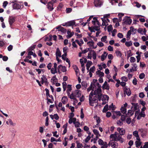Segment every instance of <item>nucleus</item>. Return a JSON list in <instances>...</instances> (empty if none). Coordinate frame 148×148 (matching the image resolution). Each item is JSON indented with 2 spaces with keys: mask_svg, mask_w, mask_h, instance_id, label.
Returning a JSON list of instances; mask_svg holds the SVG:
<instances>
[{
  "mask_svg": "<svg viewBox=\"0 0 148 148\" xmlns=\"http://www.w3.org/2000/svg\"><path fill=\"white\" fill-rule=\"evenodd\" d=\"M127 114H126L125 115H124L123 114L121 115V119L122 121H124L125 120L126 117H127Z\"/></svg>",
  "mask_w": 148,
  "mask_h": 148,
  "instance_id": "b1692460",
  "label": "nucleus"
},
{
  "mask_svg": "<svg viewBox=\"0 0 148 148\" xmlns=\"http://www.w3.org/2000/svg\"><path fill=\"white\" fill-rule=\"evenodd\" d=\"M132 106H134V108L133 109L134 110V111L136 110H137V106H138V103H132Z\"/></svg>",
  "mask_w": 148,
  "mask_h": 148,
  "instance_id": "cd10ccee",
  "label": "nucleus"
},
{
  "mask_svg": "<svg viewBox=\"0 0 148 148\" xmlns=\"http://www.w3.org/2000/svg\"><path fill=\"white\" fill-rule=\"evenodd\" d=\"M125 45L127 47H130L132 45V42L131 41L130 42L126 41L125 42Z\"/></svg>",
  "mask_w": 148,
  "mask_h": 148,
  "instance_id": "393cba45",
  "label": "nucleus"
},
{
  "mask_svg": "<svg viewBox=\"0 0 148 148\" xmlns=\"http://www.w3.org/2000/svg\"><path fill=\"white\" fill-rule=\"evenodd\" d=\"M95 66H93L92 67H91L89 70V71L92 72L93 73L95 72Z\"/></svg>",
  "mask_w": 148,
  "mask_h": 148,
  "instance_id": "37998d69",
  "label": "nucleus"
},
{
  "mask_svg": "<svg viewBox=\"0 0 148 148\" xmlns=\"http://www.w3.org/2000/svg\"><path fill=\"white\" fill-rule=\"evenodd\" d=\"M16 17L13 16H10L8 18V22L11 28H12L13 23L16 21Z\"/></svg>",
  "mask_w": 148,
  "mask_h": 148,
  "instance_id": "f03ea898",
  "label": "nucleus"
},
{
  "mask_svg": "<svg viewBox=\"0 0 148 148\" xmlns=\"http://www.w3.org/2000/svg\"><path fill=\"white\" fill-rule=\"evenodd\" d=\"M67 89L66 91H71L72 90L71 85L68 84L67 86Z\"/></svg>",
  "mask_w": 148,
  "mask_h": 148,
  "instance_id": "c03bdc74",
  "label": "nucleus"
},
{
  "mask_svg": "<svg viewBox=\"0 0 148 148\" xmlns=\"http://www.w3.org/2000/svg\"><path fill=\"white\" fill-rule=\"evenodd\" d=\"M12 6L14 9H19L21 8V5L17 3H14Z\"/></svg>",
  "mask_w": 148,
  "mask_h": 148,
  "instance_id": "f8f14e48",
  "label": "nucleus"
},
{
  "mask_svg": "<svg viewBox=\"0 0 148 148\" xmlns=\"http://www.w3.org/2000/svg\"><path fill=\"white\" fill-rule=\"evenodd\" d=\"M93 96V92L91 91L89 96V102L90 106H93V103L96 102V101L97 100V96L94 97L92 98Z\"/></svg>",
  "mask_w": 148,
  "mask_h": 148,
  "instance_id": "f257e3e1",
  "label": "nucleus"
},
{
  "mask_svg": "<svg viewBox=\"0 0 148 148\" xmlns=\"http://www.w3.org/2000/svg\"><path fill=\"white\" fill-rule=\"evenodd\" d=\"M113 29L112 26L111 25H110L108 27V30L109 32L111 31Z\"/></svg>",
  "mask_w": 148,
  "mask_h": 148,
  "instance_id": "e433bc0d",
  "label": "nucleus"
},
{
  "mask_svg": "<svg viewBox=\"0 0 148 148\" xmlns=\"http://www.w3.org/2000/svg\"><path fill=\"white\" fill-rule=\"evenodd\" d=\"M124 93L130 96L131 94L130 90L129 88H127L126 86L123 88Z\"/></svg>",
  "mask_w": 148,
  "mask_h": 148,
  "instance_id": "39448f33",
  "label": "nucleus"
},
{
  "mask_svg": "<svg viewBox=\"0 0 148 148\" xmlns=\"http://www.w3.org/2000/svg\"><path fill=\"white\" fill-rule=\"evenodd\" d=\"M53 4L51 1H49L47 5V8L50 11H52L53 10Z\"/></svg>",
  "mask_w": 148,
  "mask_h": 148,
  "instance_id": "6e6552de",
  "label": "nucleus"
},
{
  "mask_svg": "<svg viewBox=\"0 0 148 148\" xmlns=\"http://www.w3.org/2000/svg\"><path fill=\"white\" fill-rule=\"evenodd\" d=\"M143 29L141 28H139L138 29V32L139 33H140L141 34L143 35Z\"/></svg>",
  "mask_w": 148,
  "mask_h": 148,
  "instance_id": "e2e57ef3",
  "label": "nucleus"
},
{
  "mask_svg": "<svg viewBox=\"0 0 148 148\" xmlns=\"http://www.w3.org/2000/svg\"><path fill=\"white\" fill-rule=\"evenodd\" d=\"M131 122V119L130 118H128L126 120V122L128 124H130Z\"/></svg>",
  "mask_w": 148,
  "mask_h": 148,
  "instance_id": "052dcab7",
  "label": "nucleus"
},
{
  "mask_svg": "<svg viewBox=\"0 0 148 148\" xmlns=\"http://www.w3.org/2000/svg\"><path fill=\"white\" fill-rule=\"evenodd\" d=\"M116 53L117 56L120 57L121 56L122 54L120 51H116Z\"/></svg>",
  "mask_w": 148,
  "mask_h": 148,
  "instance_id": "4c0bfd02",
  "label": "nucleus"
},
{
  "mask_svg": "<svg viewBox=\"0 0 148 148\" xmlns=\"http://www.w3.org/2000/svg\"><path fill=\"white\" fill-rule=\"evenodd\" d=\"M137 79L135 78L133 80V84L134 85H136L137 84Z\"/></svg>",
  "mask_w": 148,
  "mask_h": 148,
  "instance_id": "69168bd1",
  "label": "nucleus"
},
{
  "mask_svg": "<svg viewBox=\"0 0 148 148\" xmlns=\"http://www.w3.org/2000/svg\"><path fill=\"white\" fill-rule=\"evenodd\" d=\"M52 36L50 35L49 37H47L46 38V41H50L52 40Z\"/></svg>",
  "mask_w": 148,
  "mask_h": 148,
  "instance_id": "a878e982",
  "label": "nucleus"
},
{
  "mask_svg": "<svg viewBox=\"0 0 148 148\" xmlns=\"http://www.w3.org/2000/svg\"><path fill=\"white\" fill-rule=\"evenodd\" d=\"M94 42L92 40L91 41H89L87 42V44L89 46L93 47L94 46Z\"/></svg>",
  "mask_w": 148,
  "mask_h": 148,
  "instance_id": "c756f323",
  "label": "nucleus"
},
{
  "mask_svg": "<svg viewBox=\"0 0 148 148\" xmlns=\"http://www.w3.org/2000/svg\"><path fill=\"white\" fill-rule=\"evenodd\" d=\"M100 86V87H98V88L97 89V90H96L97 92H98V93H99V94H102V91L101 89V86Z\"/></svg>",
  "mask_w": 148,
  "mask_h": 148,
  "instance_id": "72a5a7b5",
  "label": "nucleus"
},
{
  "mask_svg": "<svg viewBox=\"0 0 148 148\" xmlns=\"http://www.w3.org/2000/svg\"><path fill=\"white\" fill-rule=\"evenodd\" d=\"M68 49V48L67 47H65L63 48V51L64 54L62 55V58L64 60H65V59H66L64 57V56H66L67 55L66 51Z\"/></svg>",
  "mask_w": 148,
  "mask_h": 148,
  "instance_id": "0eeeda50",
  "label": "nucleus"
},
{
  "mask_svg": "<svg viewBox=\"0 0 148 148\" xmlns=\"http://www.w3.org/2000/svg\"><path fill=\"white\" fill-rule=\"evenodd\" d=\"M143 148H148V142H145Z\"/></svg>",
  "mask_w": 148,
  "mask_h": 148,
  "instance_id": "774afa93",
  "label": "nucleus"
},
{
  "mask_svg": "<svg viewBox=\"0 0 148 148\" xmlns=\"http://www.w3.org/2000/svg\"><path fill=\"white\" fill-rule=\"evenodd\" d=\"M134 111L132 110H129L128 111L127 114V115H128L129 116H131L134 114Z\"/></svg>",
  "mask_w": 148,
  "mask_h": 148,
  "instance_id": "6ab92c4d",
  "label": "nucleus"
},
{
  "mask_svg": "<svg viewBox=\"0 0 148 148\" xmlns=\"http://www.w3.org/2000/svg\"><path fill=\"white\" fill-rule=\"evenodd\" d=\"M76 143L77 144V147L78 148H82L83 147V145L82 143H80L78 141H76Z\"/></svg>",
  "mask_w": 148,
  "mask_h": 148,
  "instance_id": "2f4dec72",
  "label": "nucleus"
},
{
  "mask_svg": "<svg viewBox=\"0 0 148 148\" xmlns=\"http://www.w3.org/2000/svg\"><path fill=\"white\" fill-rule=\"evenodd\" d=\"M75 92L76 93V97H79L81 96V92L80 90H75Z\"/></svg>",
  "mask_w": 148,
  "mask_h": 148,
  "instance_id": "f3484780",
  "label": "nucleus"
},
{
  "mask_svg": "<svg viewBox=\"0 0 148 148\" xmlns=\"http://www.w3.org/2000/svg\"><path fill=\"white\" fill-rule=\"evenodd\" d=\"M41 78H42L43 80L45 82H47V79L46 78V77L45 75H42V77Z\"/></svg>",
  "mask_w": 148,
  "mask_h": 148,
  "instance_id": "f704fd0d",
  "label": "nucleus"
},
{
  "mask_svg": "<svg viewBox=\"0 0 148 148\" xmlns=\"http://www.w3.org/2000/svg\"><path fill=\"white\" fill-rule=\"evenodd\" d=\"M125 133V130H123H123H121L120 131V132H119V135H123Z\"/></svg>",
  "mask_w": 148,
  "mask_h": 148,
  "instance_id": "09e8293b",
  "label": "nucleus"
},
{
  "mask_svg": "<svg viewBox=\"0 0 148 148\" xmlns=\"http://www.w3.org/2000/svg\"><path fill=\"white\" fill-rule=\"evenodd\" d=\"M121 112L123 114H125L127 112V109L126 108L123 107V106H122L121 108Z\"/></svg>",
  "mask_w": 148,
  "mask_h": 148,
  "instance_id": "5701e85b",
  "label": "nucleus"
},
{
  "mask_svg": "<svg viewBox=\"0 0 148 148\" xmlns=\"http://www.w3.org/2000/svg\"><path fill=\"white\" fill-rule=\"evenodd\" d=\"M92 64V63L91 61H88L87 62L86 66V69L88 70V72L89 68Z\"/></svg>",
  "mask_w": 148,
  "mask_h": 148,
  "instance_id": "ddd939ff",
  "label": "nucleus"
},
{
  "mask_svg": "<svg viewBox=\"0 0 148 148\" xmlns=\"http://www.w3.org/2000/svg\"><path fill=\"white\" fill-rule=\"evenodd\" d=\"M108 104H106L105 106L104 107L103 109L102 110V112L103 113L106 112L108 111Z\"/></svg>",
  "mask_w": 148,
  "mask_h": 148,
  "instance_id": "412c9836",
  "label": "nucleus"
},
{
  "mask_svg": "<svg viewBox=\"0 0 148 148\" xmlns=\"http://www.w3.org/2000/svg\"><path fill=\"white\" fill-rule=\"evenodd\" d=\"M58 31H60L63 33H66L67 31L66 29L63 27H61V28L60 29H58Z\"/></svg>",
  "mask_w": 148,
  "mask_h": 148,
  "instance_id": "bb28decb",
  "label": "nucleus"
},
{
  "mask_svg": "<svg viewBox=\"0 0 148 148\" xmlns=\"http://www.w3.org/2000/svg\"><path fill=\"white\" fill-rule=\"evenodd\" d=\"M101 19L102 21V26H106L105 27V29L106 27L107 26V25H108V24H107V25H106V23H107V22L105 19H104L103 18H101Z\"/></svg>",
  "mask_w": 148,
  "mask_h": 148,
  "instance_id": "a211bd4d",
  "label": "nucleus"
},
{
  "mask_svg": "<svg viewBox=\"0 0 148 148\" xmlns=\"http://www.w3.org/2000/svg\"><path fill=\"white\" fill-rule=\"evenodd\" d=\"M92 82L90 84V85L89 88H88L87 89V91L88 92H89L91 90H92V91L94 90V89L95 87V86H92Z\"/></svg>",
  "mask_w": 148,
  "mask_h": 148,
  "instance_id": "2eb2a0df",
  "label": "nucleus"
},
{
  "mask_svg": "<svg viewBox=\"0 0 148 148\" xmlns=\"http://www.w3.org/2000/svg\"><path fill=\"white\" fill-rule=\"evenodd\" d=\"M67 97L66 96H64L61 99V101L64 104H65L66 103V102L67 101Z\"/></svg>",
  "mask_w": 148,
  "mask_h": 148,
  "instance_id": "4468645a",
  "label": "nucleus"
},
{
  "mask_svg": "<svg viewBox=\"0 0 148 148\" xmlns=\"http://www.w3.org/2000/svg\"><path fill=\"white\" fill-rule=\"evenodd\" d=\"M133 135L136 138H139L138 132L137 131H135L133 132Z\"/></svg>",
  "mask_w": 148,
  "mask_h": 148,
  "instance_id": "473e14b6",
  "label": "nucleus"
},
{
  "mask_svg": "<svg viewBox=\"0 0 148 148\" xmlns=\"http://www.w3.org/2000/svg\"><path fill=\"white\" fill-rule=\"evenodd\" d=\"M112 139V140L114 141H119L121 143H122L124 141L123 139L122 138L119 134H118V136H116V137H115Z\"/></svg>",
  "mask_w": 148,
  "mask_h": 148,
  "instance_id": "7ed1b4c3",
  "label": "nucleus"
},
{
  "mask_svg": "<svg viewBox=\"0 0 148 148\" xmlns=\"http://www.w3.org/2000/svg\"><path fill=\"white\" fill-rule=\"evenodd\" d=\"M94 3L95 6L100 7L102 4V2L101 0H94Z\"/></svg>",
  "mask_w": 148,
  "mask_h": 148,
  "instance_id": "20e7f679",
  "label": "nucleus"
},
{
  "mask_svg": "<svg viewBox=\"0 0 148 148\" xmlns=\"http://www.w3.org/2000/svg\"><path fill=\"white\" fill-rule=\"evenodd\" d=\"M75 95H74L73 92L69 95V97L71 99H73V100H76V99L75 98Z\"/></svg>",
  "mask_w": 148,
  "mask_h": 148,
  "instance_id": "4be33fe9",
  "label": "nucleus"
},
{
  "mask_svg": "<svg viewBox=\"0 0 148 148\" xmlns=\"http://www.w3.org/2000/svg\"><path fill=\"white\" fill-rule=\"evenodd\" d=\"M91 138V137L90 135H88V136L86 137V139L85 140V142L86 143H87L90 140Z\"/></svg>",
  "mask_w": 148,
  "mask_h": 148,
  "instance_id": "680f3d73",
  "label": "nucleus"
},
{
  "mask_svg": "<svg viewBox=\"0 0 148 148\" xmlns=\"http://www.w3.org/2000/svg\"><path fill=\"white\" fill-rule=\"evenodd\" d=\"M103 94H99L97 95V97H98L99 101H100L101 100L102 97V96Z\"/></svg>",
  "mask_w": 148,
  "mask_h": 148,
  "instance_id": "bf43d9fd",
  "label": "nucleus"
},
{
  "mask_svg": "<svg viewBox=\"0 0 148 148\" xmlns=\"http://www.w3.org/2000/svg\"><path fill=\"white\" fill-rule=\"evenodd\" d=\"M8 121L10 125L13 126L15 125L16 124L15 123H13L11 119H9L8 120Z\"/></svg>",
  "mask_w": 148,
  "mask_h": 148,
  "instance_id": "8fccbe9b",
  "label": "nucleus"
},
{
  "mask_svg": "<svg viewBox=\"0 0 148 148\" xmlns=\"http://www.w3.org/2000/svg\"><path fill=\"white\" fill-rule=\"evenodd\" d=\"M35 45H34L32 46H31L28 49V50L29 51V50H33L36 47Z\"/></svg>",
  "mask_w": 148,
  "mask_h": 148,
  "instance_id": "5fc2aeb1",
  "label": "nucleus"
},
{
  "mask_svg": "<svg viewBox=\"0 0 148 148\" xmlns=\"http://www.w3.org/2000/svg\"><path fill=\"white\" fill-rule=\"evenodd\" d=\"M54 70L55 71V73H57V64L56 63H55L54 64Z\"/></svg>",
  "mask_w": 148,
  "mask_h": 148,
  "instance_id": "79ce46f5",
  "label": "nucleus"
},
{
  "mask_svg": "<svg viewBox=\"0 0 148 148\" xmlns=\"http://www.w3.org/2000/svg\"><path fill=\"white\" fill-rule=\"evenodd\" d=\"M127 57L128 58L131 56L132 55V54L131 51V50H129L127 51Z\"/></svg>",
  "mask_w": 148,
  "mask_h": 148,
  "instance_id": "13d9d810",
  "label": "nucleus"
},
{
  "mask_svg": "<svg viewBox=\"0 0 148 148\" xmlns=\"http://www.w3.org/2000/svg\"><path fill=\"white\" fill-rule=\"evenodd\" d=\"M61 71L63 72H66V67L65 66H62Z\"/></svg>",
  "mask_w": 148,
  "mask_h": 148,
  "instance_id": "338daca9",
  "label": "nucleus"
},
{
  "mask_svg": "<svg viewBox=\"0 0 148 148\" xmlns=\"http://www.w3.org/2000/svg\"><path fill=\"white\" fill-rule=\"evenodd\" d=\"M45 90L46 91V96L47 97V103L48 104V102H49L50 103H53V102L51 100V99H49L48 97V96H49V90L47 88H45Z\"/></svg>",
  "mask_w": 148,
  "mask_h": 148,
  "instance_id": "423d86ee",
  "label": "nucleus"
},
{
  "mask_svg": "<svg viewBox=\"0 0 148 148\" xmlns=\"http://www.w3.org/2000/svg\"><path fill=\"white\" fill-rule=\"evenodd\" d=\"M56 56L59 57H61V53L59 49L58 48L56 49Z\"/></svg>",
  "mask_w": 148,
  "mask_h": 148,
  "instance_id": "dca6fc26",
  "label": "nucleus"
},
{
  "mask_svg": "<svg viewBox=\"0 0 148 148\" xmlns=\"http://www.w3.org/2000/svg\"><path fill=\"white\" fill-rule=\"evenodd\" d=\"M75 23L74 20L71 21L66 23L67 26H73L75 24Z\"/></svg>",
  "mask_w": 148,
  "mask_h": 148,
  "instance_id": "9b49d317",
  "label": "nucleus"
},
{
  "mask_svg": "<svg viewBox=\"0 0 148 148\" xmlns=\"http://www.w3.org/2000/svg\"><path fill=\"white\" fill-rule=\"evenodd\" d=\"M117 124L119 126H121L123 124L122 121H121L120 120H119L117 121Z\"/></svg>",
  "mask_w": 148,
  "mask_h": 148,
  "instance_id": "603ef678",
  "label": "nucleus"
},
{
  "mask_svg": "<svg viewBox=\"0 0 148 148\" xmlns=\"http://www.w3.org/2000/svg\"><path fill=\"white\" fill-rule=\"evenodd\" d=\"M92 58L94 60H95L96 58V54L94 51L93 50Z\"/></svg>",
  "mask_w": 148,
  "mask_h": 148,
  "instance_id": "a18cd8bd",
  "label": "nucleus"
},
{
  "mask_svg": "<svg viewBox=\"0 0 148 148\" xmlns=\"http://www.w3.org/2000/svg\"><path fill=\"white\" fill-rule=\"evenodd\" d=\"M145 95L144 93L143 92H141L139 94V97L141 98H143L145 97Z\"/></svg>",
  "mask_w": 148,
  "mask_h": 148,
  "instance_id": "0e129e2a",
  "label": "nucleus"
},
{
  "mask_svg": "<svg viewBox=\"0 0 148 148\" xmlns=\"http://www.w3.org/2000/svg\"><path fill=\"white\" fill-rule=\"evenodd\" d=\"M131 35V30H129L127 32L126 35V37L127 38H130V36Z\"/></svg>",
  "mask_w": 148,
  "mask_h": 148,
  "instance_id": "3c124183",
  "label": "nucleus"
},
{
  "mask_svg": "<svg viewBox=\"0 0 148 148\" xmlns=\"http://www.w3.org/2000/svg\"><path fill=\"white\" fill-rule=\"evenodd\" d=\"M145 76V75L143 73H141L140 74V75H139V78L141 79H143Z\"/></svg>",
  "mask_w": 148,
  "mask_h": 148,
  "instance_id": "6e6d98bb",
  "label": "nucleus"
},
{
  "mask_svg": "<svg viewBox=\"0 0 148 148\" xmlns=\"http://www.w3.org/2000/svg\"><path fill=\"white\" fill-rule=\"evenodd\" d=\"M66 13H70L72 11V9L70 8H67L66 10Z\"/></svg>",
  "mask_w": 148,
  "mask_h": 148,
  "instance_id": "4d7b16f0",
  "label": "nucleus"
},
{
  "mask_svg": "<svg viewBox=\"0 0 148 148\" xmlns=\"http://www.w3.org/2000/svg\"><path fill=\"white\" fill-rule=\"evenodd\" d=\"M8 2L7 1H4L3 2V7L4 8H5L7 5L8 4Z\"/></svg>",
  "mask_w": 148,
  "mask_h": 148,
  "instance_id": "49530a36",
  "label": "nucleus"
},
{
  "mask_svg": "<svg viewBox=\"0 0 148 148\" xmlns=\"http://www.w3.org/2000/svg\"><path fill=\"white\" fill-rule=\"evenodd\" d=\"M107 36H104L102 37L101 38V41L103 42H105L106 41V40L107 39Z\"/></svg>",
  "mask_w": 148,
  "mask_h": 148,
  "instance_id": "58836bf2",
  "label": "nucleus"
},
{
  "mask_svg": "<svg viewBox=\"0 0 148 148\" xmlns=\"http://www.w3.org/2000/svg\"><path fill=\"white\" fill-rule=\"evenodd\" d=\"M130 61L131 62H134L136 61V59L133 57H131L130 58Z\"/></svg>",
  "mask_w": 148,
  "mask_h": 148,
  "instance_id": "de8ad7c7",
  "label": "nucleus"
},
{
  "mask_svg": "<svg viewBox=\"0 0 148 148\" xmlns=\"http://www.w3.org/2000/svg\"><path fill=\"white\" fill-rule=\"evenodd\" d=\"M75 67L76 68V69L75 68H73V69L75 70L76 75L77 76L78 73L79 72V69L76 65H75Z\"/></svg>",
  "mask_w": 148,
  "mask_h": 148,
  "instance_id": "ea45409f",
  "label": "nucleus"
},
{
  "mask_svg": "<svg viewBox=\"0 0 148 148\" xmlns=\"http://www.w3.org/2000/svg\"><path fill=\"white\" fill-rule=\"evenodd\" d=\"M132 20L131 19L127 18L122 23V24L124 25L125 24L130 25L132 22Z\"/></svg>",
  "mask_w": 148,
  "mask_h": 148,
  "instance_id": "9d476101",
  "label": "nucleus"
},
{
  "mask_svg": "<svg viewBox=\"0 0 148 148\" xmlns=\"http://www.w3.org/2000/svg\"><path fill=\"white\" fill-rule=\"evenodd\" d=\"M141 142H138V141H136L135 142V144L136 145V147L137 148H138L139 147V146L141 145Z\"/></svg>",
  "mask_w": 148,
  "mask_h": 148,
  "instance_id": "7c9ffc66",
  "label": "nucleus"
},
{
  "mask_svg": "<svg viewBox=\"0 0 148 148\" xmlns=\"http://www.w3.org/2000/svg\"><path fill=\"white\" fill-rule=\"evenodd\" d=\"M73 122L75 124V126L76 127H78L80 125V123L78 121H76V118H73L72 119Z\"/></svg>",
  "mask_w": 148,
  "mask_h": 148,
  "instance_id": "1a4fd4ad",
  "label": "nucleus"
},
{
  "mask_svg": "<svg viewBox=\"0 0 148 148\" xmlns=\"http://www.w3.org/2000/svg\"><path fill=\"white\" fill-rule=\"evenodd\" d=\"M118 134L116 132H115L114 134H111L110 136V138L113 139L115 137H116V136H118Z\"/></svg>",
  "mask_w": 148,
  "mask_h": 148,
  "instance_id": "aec40b11",
  "label": "nucleus"
},
{
  "mask_svg": "<svg viewBox=\"0 0 148 148\" xmlns=\"http://www.w3.org/2000/svg\"><path fill=\"white\" fill-rule=\"evenodd\" d=\"M108 145L109 146H110V145L111 146V147L113 148H116V145L114 143V142H110L108 144Z\"/></svg>",
  "mask_w": 148,
  "mask_h": 148,
  "instance_id": "c85d7f7f",
  "label": "nucleus"
},
{
  "mask_svg": "<svg viewBox=\"0 0 148 148\" xmlns=\"http://www.w3.org/2000/svg\"><path fill=\"white\" fill-rule=\"evenodd\" d=\"M99 27L100 26H96L93 27L94 29L96 31H98L100 29Z\"/></svg>",
  "mask_w": 148,
  "mask_h": 148,
  "instance_id": "864d4df0",
  "label": "nucleus"
},
{
  "mask_svg": "<svg viewBox=\"0 0 148 148\" xmlns=\"http://www.w3.org/2000/svg\"><path fill=\"white\" fill-rule=\"evenodd\" d=\"M81 115H80V118L81 119H82L84 118V114L83 113V109L82 108V109L81 110Z\"/></svg>",
  "mask_w": 148,
  "mask_h": 148,
  "instance_id": "c9c22d12",
  "label": "nucleus"
},
{
  "mask_svg": "<svg viewBox=\"0 0 148 148\" xmlns=\"http://www.w3.org/2000/svg\"><path fill=\"white\" fill-rule=\"evenodd\" d=\"M98 142L99 144L101 145H103L104 143V142L103 140L101 139H99L98 141Z\"/></svg>",
  "mask_w": 148,
  "mask_h": 148,
  "instance_id": "a19ab883",
  "label": "nucleus"
}]
</instances>
